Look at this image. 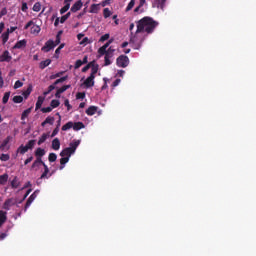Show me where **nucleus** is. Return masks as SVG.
Listing matches in <instances>:
<instances>
[{
  "mask_svg": "<svg viewBox=\"0 0 256 256\" xmlns=\"http://www.w3.org/2000/svg\"><path fill=\"white\" fill-rule=\"evenodd\" d=\"M49 175V176H47ZM53 174H49V170H44V172L41 174L40 179H49Z\"/></svg>",
  "mask_w": 256,
  "mask_h": 256,
  "instance_id": "8fccbe9b",
  "label": "nucleus"
},
{
  "mask_svg": "<svg viewBox=\"0 0 256 256\" xmlns=\"http://www.w3.org/2000/svg\"><path fill=\"white\" fill-rule=\"evenodd\" d=\"M101 5L103 7H107V5H111V0H104V1L101 2Z\"/></svg>",
  "mask_w": 256,
  "mask_h": 256,
  "instance_id": "338daca9",
  "label": "nucleus"
},
{
  "mask_svg": "<svg viewBox=\"0 0 256 256\" xmlns=\"http://www.w3.org/2000/svg\"><path fill=\"white\" fill-rule=\"evenodd\" d=\"M81 7H83V2L81 0H78L72 5L70 11L72 13H77V11H81Z\"/></svg>",
  "mask_w": 256,
  "mask_h": 256,
  "instance_id": "f8f14e48",
  "label": "nucleus"
},
{
  "mask_svg": "<svg viewBox=\"0 0 256 256\" xmlns=\"http://www.w3.org/2000/svg\"><path fill=\"white\" fill-rule=\"evenodd\" d=\"M42 113H51L53 111V108L51 106L44 107L41 109Z\"/></svg>",
  "mask_w": 256,
  "mask_h": 256,
  "instance_id": "4d7b16f0",
  "label": "nucleus"
},
{
  "mask_svg": "<svg viewBox=\"0 0 256 256\" xmlns=\"http://www.w3.org/2000/svg\"><path fill=\"white\" fill-rule=\"evenodd\" d=\"M48 161L50 163H55V161H57V154L55 153H50L49 156H48Z\"/></svg>",
  "mask_w": 256,
  "mask_h": 256,
  "instance_id": "ea45409f",
  "label": "nucleus"
},
{
  "mask_svg": "<svg viewBox=\"0 0 256 256\" xmlns=\"http://www.w3.org/2000/svg\"><path fill=\"white\" fill-rule=\"evenodd\" d=\"M33 91V86L30 84L28 88L22 93L23 97L25 99H28V97L31 95V92Z\"/></svg>",
  "mask_w": 256,
  "mask_h": 256,
  "instance_id": "393cba45",
  "label": "nucleus"
},
{
  "mask_svg": "<svg viewBox=\"0 0 256 256\" xmlns=\"http://www.w3.org/2000/svg\"><path fill=\"white\" fill-rule=\"evenodd\" d=\"M29 151L26 146L20 145L17 149V153H20V155H25Z\"/></svg>",
  "mask_w": 256,
  "mask_h": 256,
  "instance_id": "e433bc0d",
  "label": "nucleus"
},
{
  "mask_svg": "<svg viewBox=\"0 0 256 256\" xmlns=\"http://www.w3.org/2000/svg\"><path fill=\"white\" fill-rule=\"evenodd\" d=\"M79 145H81V140H74L69 144V147L64 148L60 152V157H68V159H70L75 151H77V147H79Z\"/></svg>",
  "mask_w": 256,
  "mask_h": 256,
  "instance_id": "f03ea898",
  "label": "nucleus"
},
{
  "mask_svg": "<svg viewBox=\"0 0 256 256\" xmlns=\"http://www.w3.org/2000/svg\"><path fill=\"white\" fill-rule=\"evenodd\" d=\"M21 185V182H19V178L15 176L13 180L11 181V187L12 189H17Z\"/></svg>",
  "mask_w": 256,
  "mask_h": 256,
  "instance_id": "b1692460",
  "label": "nucleus"
},
{
  "mask_svg": "<svg viewBox=\"0 0 256 256\" xmlns=\"http://www.w3.org/2000/svg\"><path fill=\"white\" fill-rule=\"evenodd\" d=\"M82 65H83L82 60H77V61L75 62L74 68H75V69H79V67H81Z\"/></svg>",
  "mask_w": 256,
  "mask_h": 256,
  "instance_id": "69168bd1",
  "label": "nucleus"
},
{
  "mask_svg": "<svg viewBox=\"0 0 256 256\" xmlns=\"http://www.w3.org/2000/svg\"><path fill=\"white\" fill-rule=\"evenodd\" d=\"M52 149L54 151H59V149H61V141H59V138H55L52 141Z\"/></svg>",
  "mask_w": 256,
  "mask_h": 256,
  "instance_id": "f3484780",
  "label": "nucleus"
},
{
  "mask_svg": "<svg viewBox=\"0 0 256 256\" xmlns=\"http://www.w3.org/2000/svg\"><path fill=\"white\" fill-rule=\"evenodd\" d=\"M28 9H29V6H27V2H23L22 7H21V11H23V13H27Z\"/></svg>",
  "mask_w": 256,
  "mask_h": 256,
  "instance_id": "bf43d9fd",
  "label": "nucleus"
},
{
  "mask_svg": "<svg viewBox=\"0 0 256 256\" xmlns=\"http://www.w3.org/2000/svg\"><path fill=\"white\" fill-rule=\"evenodd\" d=\"M67 89H71V85H64L61 88L58 89L59 93H65Z\"/></svg>",
  "mask_w": 256,
  "mask_h": 256,
  "instance_id": "5fc2aeb1",
  "label": "nucleus"
},
{
  "mask_svg": "<svg viewBox=\"0 0 256 256\" xmlns=\"http://www.w3.org/2000/svg\"><path fill=\"white\" fill-rule=\"evenodd\" d=\"M70 17H71V12L66 13L60 18V23H65V21H67V19H69Z\"/></svg>",
  "mask_w": 256,
  "mask_h": 256,
  "instance_id": "de8ad7c7",
  "label": "nucleus"
},
{
  "mask_svg": "<svg viewBox=\"0 0 256 256\" xmlns=\"http://www.w3.org/2000/svg\"><path fill=\"white\" fill-rule=\"evenodd\" d=\"M50 63H51V59H46L40 62L39 67L40 69H45L46 67H49Z\"/></svg>",
  "mask_w": 256,
  "mask_h": 256,
  "instance_id": "c756f323",
  "label": "nucleus"
},
{
  "mask_svg": "<svg viewBox=\"0 0 256 256\" xmlns=\"http://www.w3.org/2000/svg\"><path fill=\"white\" fill-rule=\"evenodd\" d=\"M13 57H11V54H9V51L5 50L1 55H0V63H9Z\"/></svg>",
  "mask_w": 256,
  "mask_h": 256,
  "instance_id": "6e6552de",
  "label": "nucleus"
},
{
  "mask_svg": "<svg viewBox=\"0 0 256 256\" xmlns=\"http://www.w3.org/2000/svg\"><path fill=\"white\" fill-rule=\"evenodd\" d=\"M31 33L33 35H39L41 33V27L39 25H34L31 27Z\"/></svg>",
  "mask_w": 256,
  "mask_h": 256,
  "instance_id": "c85d7f7f",
  "label": "nucleus"
},
{
  "mask_svg": "<svg viewBox=\"0 0 256 256\" xmlns=\"http://www.w3.org/2000/svg\"><path fill=\"white\" fill-rule=\"evenodd\" d=\"M87 89L94 87L95 85V76H89L83 83Z\"/></svg>",
  "mask_w": 256,
  "mask_h": 256,
  "instance_id": "9b49d317",
  "label": "nucleus"
},
{
  "mask_svg": "<svg viewBox=\"0 0 256 256\" xmlns=\"http://www.w3.org/2000/svg\"><path fill=\"white\" fill-rule=\"evenodd\" d=\"M116 65L125 69V67L129 66V57L127 55H120L116 59Z\"/></svg>",
  "mask_w": 256,
  "mask_h": 256,
  "instance_id": "39448f33",
  "label": "nucleus"
},
{
  "mask_svg": "<svg viewBox=\"0 0 256 256\" xmlns=\"http://www.w3.org/2000/svg\"><path fill=\"white\" fill-rule=\"evenodd\" d=\"M25 147L27 148L28 151L29 149H33L35 147V140H29L28 143L25 145Z\"/></svg>",
  "mask_w": 256,
  "mask_h": 256,
  "instance_id": "c03bdc74",
  "label": "nucleus"
},
{
  "mask_svg": "<svg viewBox=\"0 0 256 256\" xmlns=\"http://www.w3.org/2000/svg\"><path fill=\"white\" fill-rule=\"evenodd\" d=\"M99 108L97 106H90L87 110H86V114L89 115V117H93V115H95V113H97V110Z\"/></svg>",
  "mask_w": 256,
  "mask_h": 256,
  "instance_id": "412c9836",
  "label": "nucleus"
},
{
  "mask_svg": "<svg viewBox=\"0 0 256 256\" xmlns=\"http://www.w3.org/2000/svg\"><path fill=\"white\" fill-rule=\"evenodd\" d=\"M30 114H31V108H28V109L24 110L22 115H21L22 121H25V119H27Z\"/></svg>",
  "mask_w": 256,
  "mask_h": 256,
  "instance_id": "473e14b6",
  "label": "nucleus"
},
{
  "mask_svg": "<svg viewBox=\"0 0 256 256\" xmlns=\"http://www.w3.org/2000/svg\"><path fill=\"white\" fill-rule=\"evenodd\" d=\"M111 15H113L111 10H109V8H104V10H103L104 19H109V17H111Z\"/></svg>",
  "mask_w": 256,
  "mask_h": 256,
  "instance_id": "f704fd0d",
  "label": "nucleus"
},
{
  "mask_svg": "<svg viewBox=\"0 0 256 256\" xmlns=\"http://www.w3.org/2000/svg\"><path fill=\"white\" fill-rule=\"evenodd\" d=\"M59 105H61V102H59V100H52L50 102V107L52 109H57V107H59Z\"/></svg>",
  "mask_w": 256,
  "mask_h": 256,
  "instance_id": "79ce46f5",
  "label": "nucleus"
},
{
  "mask_svg": "<svg viewBox=\"0 0 256 256\" xmlns=\"http://www.w3.org/2000/svg\"><path fill=\"white\" fill-rule=\"evenodd\" d=\"M76 99H85V92H78L76 94Z\"/></svg>",
  "mask_w": 256,
  "mask_h": 256,
  "instance_id": "e2e57ef3",
  "label": "nucleus"
},
{
  "mask_svg": "<svg viewBox=\"0 0 256 256\" xmlns=\"http://www.w3.org/2000/svg\"><path fill=\"white\" fill-rule=\"evenodd\" d=\"M72 129L74 131H81V129H85V124L83 122H75L73 123Z\"/></svg>",
  "mask_w": 256,
  "mask_h": 256,
  "instance_id": "4be33fe9",
  "label": "nucleus"
},
{
  "mask_svg": "<svg viewBox=\"0 0 256 256\" xmlns=\"http://www.w3.org/2000/svg\"><path fill=\"white\" fill-rule=\"evenodd\" d=\"M7 223V212L0 210V227Z\"/></svg>",
  "mask_w": 256,
  "mask_h": 256,
  "instance_id": "2eb2a0df",
  "label": "nucleus"
},
{
  "mask_svg": "<svg viewBox=\"0 0 256 256\" xmlns=\"http://www.w3.org/2000/svg\"><path fill=\"white\" fill-rule=\"evenodd\" d=\"M9 97H11V92H5L2 98L3 105H7V103H9Z\"/></svg>",
  "mask_w": 256,
  "mask_h": 256,
  "instance_id": "72a5a7b5",
  "label": "nucleus"
},
{
  "mask_svg": "<svg viewBox=\"0 0 256 256\" xmlns=\"http://www.w3.org/2000/svg\"><path fill=\"white\" fill-rule=\"evenodd\" d=\"M45 123L48 124V125H53V123H55V117H53V116H48V117L45 119Z\"/></svg>",
  "mask_w": 256,
  "mask_h": 256,
  "instance_id": "a18cd8bd",
  "label": "nucleus"
},
{
  "mask_svg": "<svg viewBox=\"0 0 256 256\" xmlns=\"http://www.w3.org/2000/svg\"><path fill=\"white\" fill-rule=\"evenodd\" d=\"M23 85V82L21 80H17L14 84V89H19Z\"/></svg>",
  "mask_w": 256,
  "mask_h": 256,
  "instance_id": "680f3d73",
  "label": "nucleus"
},
{
  "mask_svg": "<svg viewBox=\"0 0 256 256\" xmlns=\"http://www.w3.org/2000/svg\"><path fill=\"white\" fill-rule=\"evenodd\" d=\"M33 11H35V13H39V11H41V2H36L34 5H33Z\"/></svg>",
  "mask_w": 256,
  "mask_h": 256,
  "instance_id": "37998d69",
  "label": "nucleus"
},
{
  "mask_svg": "<svg viewBox=\"0 0 256 256\" xmlns=\"http://www.w3.org/2000/svg\"><path fill=\"white\" fill-rule=\"evenodd\" d=\"M53 90H55V85L54 84L50 85L48 87V90L43 92L44 97H47V95H49V93H51V91H53Z\"/></svg>",
  "mask_w": 256,
  "mask_h": 256,
  "instance_id": "09e8293b",
  "label": "nucleus"
},
{
  "mask_svg": "<svg viewBox=\"0 0 256 256\" xmlns=\"http://www.w3.org/2000/svg\"><path fill=\"white\" fill-rule=\"evenodd\" d=\"M64 105L65 107H67V111H71V109H73V106H71V104L69 103V99H66L64 101Z\"/></svg>",
  "mask_w": 256,
  "mask_h": 256,
  "instance_id": "13d9d810",
  "label": "nucleus"
},
{
  "mask_svg": "<svg viewBox=\"0 0 256 256\" xmlns=\"http://www.w3.org/2000/svg\"><path fill=\"white\" fill-rule=\"evenodd\" d=\"M58 133H59V127H56V128L53 130V132H52V134H51V137H55L56 135H58Z\"/></svg>",
  "mask_w": 256,
  "mask_h": 256,
  "instance_id": "774afa93",
  "label": "nucleus"
},
{
  "mask_svg": "<svg viewBox=\"0 0 256 256\" xmlns=\"http://www.w3.org/2000/svg\"><path fill=\"white\" fill-rule=\"evenodd\" d=\"M139 33H136L133 37L130 38V45L132 49L139 50L141 49V46L143 45V37H139Z\"/></svg>",
  "mask_w": 256,
  "mask_h": 256,
  "instance_id": "7ed1b4c3",
  "label": "nucleus"
},
{
  "mask_svg": "<svg viewBox=\"0 0 256 256\" xmlns=\"http://www.w3.org/2000/svg\"><path fill=\"white\" fill-rule=\"evenodd\" d=\"M41 165H43V159L36 158V160L32 163L31 169H34V171H39Z\"/></svg>",
  "mask_w": 256,
  "mask_h": 256,
  "instance_id": "ddd939ff",
  "label": "nucleus"
},
{
  "mask_svg": "<svg viewBox=\"0 0 256 256\" xmlns=\"http://www.w3.org/2000/svg\"><path fill=\"white\" fill-rule=\"evenodd\" d=\"M100 4H92L90 6V10H89V13H99L100 11V7H99Z\"/></svg>",
  "mask_w": 256,
  "mask_h": 256,
  "instance_id": "bb28decb",
  "label": "nucleus"
},
{
  "mask_svg": "<svg viewBox=\"0 0 256 256\" xmlns=\"http://www.w3.org/2000/svg\"><path fill=\"white\" fill-rule=\"evenodd\" d=\"M92 66H93L92 62L88 63L86 66L82 68V73H87V71H89V69H91Z\"/></svg>",
  "mask_w": 256,
  "mask_h": 256,
  "instance_id": "864d4df0",
  "label": "nucleus"
},
{
  "mask_svg": "<svg viewBox=\"0 0 256 256\" xmlns=\"http://www.w3.org/2000/svg\"><path fill=\"white\" fill-rule=\"evenodd\" d=\"M159 27V22L155 21L152 17L145 16L137 22V33H147V35H151L154 33L155 29Z\"/></svg>",
  "mask_w": 256,
  "mask_h": 256,
  "instance_id": "f257e3e1",
  "label": "nucleus"
},
{
  "mask_svg": "<svg viewBox=\"0 0 256 256\" xmlns=\"http://www.w3.org/2000/svg\"><path fill=\"white\" fill-rule=\"evenodd\" d=\"M62 158L60 159V171H63V169H65V165H67V163H69V157H65V156H61Z\"/></svg>",
  "mask_w": 256,
  "mask_h": 256,
  "instance_id": "aec40b11",
  "label": "nucleus"
},
{
  "mask_svg": "<svg viewBox=\"0 0 256 256\" xmlns=\"http://www.w3.org/2000/svg\"><path fill=\"white\" fill-rule=\"evenodd\" d=\"M12 101L13 103H23V96H14Z\"/></svg>",
  "mask_w": 256,
  "mask_h": 256,
  "instance_id": "3c124183",
  "label": "nucleus"
},
{
  "mask_svg": "<svg viewBox=\"0 0 256 256\" xmlns=\"http://www.w3.org/2000/svg\"><path fill=\"white\" fill-rule=\"evenodd\" d=\"M11 139H13L12 136H7V137L3 140L2 144L0 145V151H4V150H5V147H7V145H9Z\"/></svg>",
  "mask_w": 256,
  "mask_h": 256,
  "instance_id": "a211bd4d",
  "label": "nucleus"
},
{
  "mask_svg": "<svg viewBox=\"0 0 256 256\" xmlns=\"http://www.w3.org/2000/svg\"><path fill=\"white\" fill-rule=\"evenodd\" d=\"M147 0H140L139 5L134 9V13H143V5H145Z\"/></svg>",
  "mask_w": 256,
  "mask_h": 256,
  "instance_id": "5701e85b",
  "label": "nucleus"
},
{
  "mask_svg": "<svg viewBox=\"0 0 256 256\" xmlns=\"http://www.w3.org/2000/svg\"><path fill=\"white\" fill-rule=\"evenodd\" d=\"M91 74L90 76L95 77L99 71V64H95V61H92V66H90Z\"/></svg>",
  "mask_w": 256,
  "mask_h": 256,
  "instance_id": "dca6fc26",
  "label": "nucleus"
},
{
  "mask_svg": "<svg viewBox=\"0 0 256 256\" xmlns=\"http://www.w3.org/2000/svg\"><path fill=\"white\" fill-rule=\"evenodd\" d=\"M71 3H67L60 9V15H65L67 13L68 9H70Z\"/></svg>",
  "mask_w": 256,
  "mask_h": 256,
  "instance_id": "c9c22d12",
  "label": "nucleus"
},
{
  "mask_svg": "<svg viewBox=\"0 0 256 256\" xmlns=\"http://www.w3.org/2000/svg\"><path fill=\"white\" fill-rule=\"evenodd\" d=\"M11 203H12V200L7 199L3 204V209H5V211H9V209H11Z\"/></svg>",
  "mask_w": 256,
  "mask_h": 256,
  "instance_id": "4c0bfd02",
  "label": "nucleus"
},
{
  "mask_svg": "<svg viewBox=\"0 0 256 256\" xmlns=\"http://www.w3.org/2000/svg\"><path fill=\"white\" fill-rule=\"evenodd\" d=\"M104 65L107 67L111 65V59H113V56L115 55V49L113 47H109L108 49H105L104 53Z\"/></svg>",
  "mask_w": 256,
  "mask_h": 256,
  "instance_id": "20e7f679",
  "label": "nucleus"
},
{
  "mask_svg": "<svg viewBox=\"0 0 256 256\" xmlns=\"http://www.w3.org/2000/svg\"><path fill=\"white\" fill-rule=\"evenodd\" d=\"M110 37H111V35L109 33H106L100 37L99 42L105 43V41H109Z\"/></svg>",
  "mask_w": 256,
  "mask_h": 256,
  "instance_id": "a19ab883",
  "label": "nucleus"
},
{
  "mask_svg": "<svg viewBox=\"0 0 256 256\" xmlns=\"http://www.w3.org/2000/svg\"><path fill=\"white\" fill-rule=\"evenodd\" d=\"M165 3H167V0H154L152 6L156 9H161L163 11L165 9Z\"/></svg>",
  "mask_w": 256,
  "mask_h": 256,
  "instance_id": "9d476101",
  "label": "nucleus"
},
{
  "mask_svg": "<svg viewBox=\"0 0 256 256\" xmlns=\"http://www.w3.org/2000/svg\"><path fill=\"white\" fill-rule=\"evenodd\" d=\"M2 45H5L9 41V29L1 35Z\"/></svg>",
  "mask_w": 256,
  "mask_h": 256,
  "instance_id": "7c9ffc66",
  "label": "nucleus"
},
{
  "mask_svg": "<svg viewBox=\"0 0 256 256\" xmlns=\"http://www.w3.org/2000/svg\"><path fill=\"white\" fill-rule=\"evenodd\" d=\"M37 195H39V190H35L27 199L26 204L24 206V211L26 212L29 207H31V204L37 199Z\"/></svg>",
  "mask_w": 256,
  "mask_h": 256,
  "instance_id": "423d86ee",
  "label": "nucleus"
},
{
  "mask_svg": "<svg viewBox=\"0 0 256 256\" xmlns=\"http://www.w3.org/2000/svg\"><path fill=\"white\" fill-rule=\"evenodd\" d=\"M44 101H45V97H43V96L38 97V100L36 102V111L41 109V107L43 106Z\"/></svg>",
  "mask_w": 256,
  "mask_h": 256,
  "instance_id": "a878e982",
  "label": "nucleus"
},
{
  "mask_svg": "<svg viewBox=\"0 0 256 256\" xmlns=\"http://www.w3.org/2000/svg\"><path fill=\"white\" fill-rule=\"evenodd\" d=\"M69 76H63L59 79H57L55 82H54V85H59V83H65V81H67Z\"/></svg>",
  "mask_w": 256,
  "mask_h": 256,
  "instance_id": "49530a36",
  "label": "nucleus"
},
{
  "mask_svg": "<svg viewBox=\"0 0 256 256\" xmlns=\"http://www.w3.org/2000/svg\"><path fill=\"white\" fill-rule=\"evenodd\" d=\"M69 129H73V122L70 121L62 126V131H69Z\"/></svg>",
  "mask_w": 256,
  "mask_h": 256,
  "instance_id": "58836bf2",
  "label": "nucleus"
},
{
  "mask_svg": "<svg viewBox=\"0 0 256 256\" xmlns=\"http://www.w3.org/2000/svg\"><path fill=\"white\" fill-rule=\"evenodd\" d=\"M9 181V174L5 173L3 175H0V185H5Z\"/></svg>",
  "mask_w": 256,
  "mask_h": 256,
  "instance_id": "cd10ccee",
  "label": "nucleus"
},
{
  "mask_svg": "<svg viewBox=\"0 0 256 256\" xmlns=\"http://www.w3.org/2000/svg\"><path fill=\"white\" fill-rule=\"evenodd\" d=\"M64 72H58L56 74H53L50 76V79H57L58 77H61V75H63Z\"/></svg>",
  "mask_w": 256,
  "mask_h": 256,
  "instance_id": "0e129e2a",
  "label": "nucleus"
},
{
  "mask_svg": "<svg viewBox=\"0 0 256 256\" xmlns=\"http://www.w3.org/2000/svg\"><path fill=\"white\" fill-rule=\"evenodd\" d=\"M113 41H114V39L111 38L102 47H100L98 49V54L100 57H103V55H105V49H109V45H111V43H113Z\"/></svg>",
  "mask_w": 256,
  "mask_h": 256,
  "instance_id": "1a4fd4ad",
  "label": "nucleus"
},
{
  "mask_svg": "<svg viewBox=\"0 0 256 256\" xmlns=\"http://www.w3.org/2000/svg\"><path fill=\"white\" fill-rule=\"evenodd\" d=\"M23 47H27V40L25 39L18 41L14 45L13 49H23Z\"/></svg>",
  "mask_w": 256,
  "mask_h": 256,
  "instance_id": "6ab92c4d",
  "label": "nucleus"
},
{
  "mask_svg": "<svg viewBox=\"0 0 256 256\" xmlns=\"http://www.w3.org/2000/svg\"><path fill=\"white\" fill-rule=\"evenodd\" d=\"M11 159V156L9 154H1L0 161H9Z\"/></svg>",
  "mask_w": 256,
  "mask_h": 256,
  "instance_id": "6e6d98bb",
  "label": "nucleus"
},
{
  "mask_svg": "<svg viewBox=\"0 0 256 256\" xmlns=\"http://www.w3.org/2000/svg\"><path fill=\"white\" fill-rule=\"evenodd\" d=\"M133 7H135V0H131L127 7H126V11H131V9H133Z\"/></svg>",
  "mask_w": 256,
  "mask_h": 256,
  "instance_id": "603ef678",
  "label": "nucleus"
},
{
  "mask_svg": "<svg viewBox=\"0 0 256 256\" xmlns=\"http://www.w3.org/2000/svg\"><path fill=\"white\" fill-rule=\"evenodd\" d=\"M45 149L43 148H37L34 152V155L36 157V159H43V157H45Z\"/></svg>",
  "mask_w": 256,
  "mask_h": 256,
  "instance_id": "4468645a",
  "label": "nucleus"
},
{
  "mask_svg": "<svg viewBox=\"0 0 256 256\" xmlns=\"http://www.w3.org/2000/svg\"><path fill=\"white\" fill-rule=\"evenodd\" d=\"M48 138H49V134L47 133L42 134V136L38 140V145H43V143H45V141H47Z\"/></svg>",
  "mask_w": 256,
  "mask_h": 256,
  "instance_id": "2f4dec72",
  "label": "nucleus"
},
{
  "mask_svg": "<svg viewBox=\"0 0 256 256\" xmlns=\"http://www.w3.org/2000/svg\"><path fill=\"white\" fill-rule=\"evenodd\" d=\"M56 44L53 40H48L45 45L42 47V51H44V53H49V51H51L52 49H55Z\"/></svg>",
  "mask_w": 256,
  "mask_h": 256,
  "instance_id": "0eeeda50",
  "label": "nucleus"
},
{
  "mask_svg": "<svg viewBox=\"0 0 256 256\" xmlns=\"http://www.w3.org/2000/svg\"><path fill=\"white\" fill-rule=\"evenodd\" d=\"M103 81H104V84H103V86L101 87V91H105V89H107V87H109V86L107 85V82L109 81V79L103 78Z\"/></svg>",
  "mask_w": 256,
  "mask_h": 256,
  "instance_id": "052dcab7",
  "label": "nucleus"
}]
</instances>
